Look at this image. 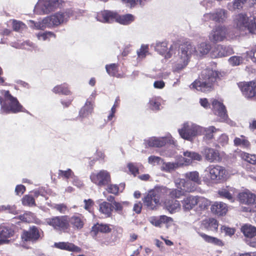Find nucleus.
<instances>
[{"mask_svg":"<svg viewBox=\"0 0 256 256\" xmlns=\"http://www.w3.org/2000/svg\"><path fill=\"white\" fill-rule=\"evenodd\" d=\"M210 48V44L205 42L198 44L196 48L190 42H186L181 46L178 54L174 56L172 72H180L188 64L192 54L200 56L208 54Z\"/></svg>","mask_w":256,"mask_h":256,"instance_id":"1","label":"nucleus"},{"mask_svg":"<svg viewBox=\"0 0 256 256\" xmlns=\"http://www.w3.org/2000/svg\"><path fill=\"white\" fill-rule=\"evenodd\" d=\"M219 76V73L216 70L206 68L202 71L200 80L194 81L190 86L192 88L196 89L202 92H208L212 90L213 84Z\"/></svg>","mask_w":256,"mask_h":256,"instance_id":"2","label":"nucleus"},{"mask_svg":"<svg viewBox=\"0 0 256 256\" xmlns=\"http://www.w3.org/2000/svg\"><path fill=\"white\" fill-rule=\"evenodd\" d=\"M234 26L240 32L256 34V16L249 18L246 14L240 13L234 18Z\"/></svg>","mask_w":256,"mask_h":256,"instance_id":"3","label":"nucleus"},{"mask_svg":"<svg viewBox=\"0 0 256 256\" xmlns=\"http://www.w3.org/2000/svg\"><path fill=\"white\" fill-rule=\"evenodd\" d=\"M2 94L4 96L3 104H2L1 112L2 113H17L24 112L23 108L16 98L12 96L8 90H4Z\"/></svg>","mask_w":256,"mask_h":256,"instance_id":"4","label":"nucleus"},{"mask_svg":"<svg viewBox=\"0 0 256 256\" xmlns=\"http://www.w3.org/2000/svg\"><path fill=\"white\" fill-rule=\"evenodd\" d=\"M226 177V168L219 165H210L204 171V180L209 182L210 180H224Z\"/></svg>","mask_w":256,"mask_h":256,"instance_id":"5","label":"nucleus"},{"mask_svg":"<svg viewBox=\"0 0 256 256\" xmlns=\"http://www.w3.org/2000/svg\"><path fill=\"white\" fill-rule=\"evenodd\" d=\"M201 130L202 126L192 122H187L178 130V132L182 138L192 141L195 136L200 135Z\"/></svg>","mask_w":256,"mask_h":256,"instance_id":"6","label":"nucleus"},{"mask_svg":"<svg viewBox=\"0 0 256 256\" xmlns=\"http://www.w3.org/2000/svg\"><path fill=\"white\" fill-rule=\"evenodd\" d=\"M60 0H38L34 7V12L39 14H47L57 8Z\"/></svg>","mask_w":256,"mask_h":256,"instance_id":"7","label":"nucleus"},{"mask_svg":"<svg viewBox=\"0 0 256 256\" xmlns=\"http://www.w3.org/2000/svg\"><path fill=\"white\" fill-rule=\"evenodd\" d=\"M45 222L55 230L66 232L69 226L67 216H56L46 218Z\"/></svg>","mask_w":256,"mask_h":256,"instance_id":"8","label":"nucleus"},{"mask_svg":"<svg viewBox=\"0 0 256 256\" xmlns=\"http://www.w3.org/2000/svg\"><path fill=\"white\" fill-rule=\"evenodd\" d=\"M90 179L94 184L99 187L107 186L111 182L110 174L104 170L92 173Z\"/></svg>","mask_w":256,"mask_h":256,"instance_id":"9","label":"nucleus"},{"mask_svg":"<svg viewBox=\"0 0 256 256\" xmlns=\"http://www.w3.org/2000/svg\"><path fill=\"white\" fill-rule=\"evenodd\" d=\"M68 18L69 15L68 12H58L45 18L44 21L48 28H52L66 22Z\"/></svg>","mask_w":256,"mask_h":256,"instance_id":"10","label":"nucleus"},{"mask_svg":"<svg viewBox=\"0 0 256 256\" xmlns=\"http://www.w3.org/2000/svg\"><path fill=\"white\" fill-rule=\"evenodd\" d=\"M228 30L224 26H216L209 35V38L214 42H221L226 38Z\"/></svg>","mask_w":256,"mask_h":256,"instance_id":"11","label":"nucleus"},{"mask_svg":"<svg viewBox=\"0 0 256 256\" xmlns=\"http://www.w3.org/2000/svg\"><path fill=\"white\" fill-rule=\"evenodd\" d=\"M160 202L158 192L156 190H151L143 199L144 206L150 210H154Z\"/></svg>","mask_w":256,"mask_h":256,"instance_id":"12","label":"nucleus"},{"mask_svg":"<svg viewBox=\"0 0 256 256\" xmlns=\"http://www.w3.org/2000/svg\"><path fill=\"white\" fill-rule=\"evenodd\" d=\"M167 46L168 43L166 42H158L155 44L154 49L160 54L164 55L166 58H170L173 54H176L177 46L176 44L172 45L169 48V50L166 52Z\"/></svg>","mask_w":256,"mask_h":256,"instance_id":"13","label":"nucleus"},{"mask_svg":"<svg viewBox=\"0 0 256 256\" xmlns=\"http://www.w3.org/2000/svg\"><path fill=\"white\" fill-rule=\"evenodd\" d=\"M205 20H212L214 22L223 23L228 18V12L222 8H218L214 12L204 15Z\"/></svg>","mask_w":256,"mask_h":256,"instance_id":"14","label":"nucleus"},{"mask_svg":"<svg viewBox=\"0 0 256 256\" xmlns=\"http://www.w3.org/2000/svg\"><path fill=\"white\" fill-rule=\"evenodd\" d=\"M238 86L246 98H250L256 96V82H241Z\"/></svg>","mask_w":256,"mask_h":256,"instance_id":"15","label":"nucleus"},{"mask_svg":"<svg viewBox=\"0 0 256 256\" xmlns=\"http://www.w3.org/2000/svg\"><path fill=\"white\" fill-rule=\"evenodd\" d=\"M234 52V50L231 46L218 44L212 50L211 56L212 58H222L232 54Z\"/></svg>","mask_w":256,"mask_h":256,"instance_id":"16","label":"nucleus"},{"mask_svg":"<svg viewBox=\"0 0 256 256\" xmlns=\"http://www.w3.org/2000/svg\"><path fill=\"white\" fill-rule=\"evenodd\" d=\"M41 232L42 233L41 230L33 226L28 230L24 232L22 238L24 241L36 242L40 238Z\"/></svg>","mask_w":256,"mask_h":256,"instance_id":"17","label":"nucleus"},{"mask_svg":"<svg viewBox=\"0 0 256 256\" xmlns=\"http://www.w3.org/2000/svg\"><path fill=\"white\" fill-rule=\"evenodd\" d=\"M212 109L214 114L220 117L222 121L225 120L227 118L226 110L222 102L216 100H213Z\"/></svg>","mask_w":256,"mask_h":256,"instance_id":"18","label":"nucleus"},{"mask_svg":"<svg viewBox=\"0 0 256 256\" xmlns=\"http://www.w3.org/2000/svg\"><path fill=\"white\" fill-rule=\"evenodd\" d=\"M238 199L240 202L246 204H256V195L250 191H246L239 194Z\"/></svg>","mask_w":256,"mask_h":256,"instance_id":"19","label":"nucleus"},{"mask_svg":"<svg viewBox=\"0 0 256 256\" xmlns=\"http://www.w3.org/2000/svg\"><path fill=\"white\" fill-rule=\"evenodd\" d=\"M202 152L206 160L210 162H218L220 160L219 152L214 148L206 147Z\"/></svg>","mask_w":256,"mask_h":256,"instance_id":"20","label":"nucleus"},{"mask_svg":"<svg viewBox=\"0 0 256 256\" xmlns=\"http://www.w3.org/2000/svg\"><path fill=\"white\" fill-rule=\"evenodd\" d=\"M116 12L104 10L98 14L96 18L98 21L102 22L110 23L116 21Z\"/></svg>","mask_w":256,"mask_h":256,"instance_id":"21","label":"nucleus"},{"mask_svg":"<svg viewBox=\"0 0 256 256\" xmlns=\"http://www.w3.org/2000/svg\"><path fill=\"white\" fill-rule=\"evenodd\" d=\"M170 140V138L168 136L152 137L146 140V143L150 147L160 148L164 146Z\"/></svg>","mask_w":256,"mask_h":256,"instance_id":"22","label":"nucleus"},{"mask_svg":"<svg viewBox=\"0 0 256 256\" xmlns=\"http://www.w3.org/2000/svg\"><path fill=\"white\" fill-rule=\"evenodd\" d=\"M111 230L110 224L97 223L92 226L90 234L94 238L96 239L98 232L108 233L110 232Z\"/></svg>","mask_w":256,"mask_h":256,"instance_id":"23","label":"nucleus"},{"mask_svg":"<svg viewBox=\"0 0 256 256\" xmlns=\"http://www.w3.org/2000/svg\"><path fill=\"white\" fill-rule=\"evenodd\" d=\"M54 246L58 248L66 250L70 252H81V248L80 247L68 242H55Z\"/></svg>","mask_w":256,"mask_h":256,"instance_id":"24","label":"nucleus"},{"mask_svg":"<svg viewBox=\"0 0 256 256\" xmlns=\"http://www.w3.org/2000/svg\"><path fill=\"white\" fill-rule=\"evenodd\" d=\"M183 154L185 158H182V160L180 162H184V164H189L192 160L200 161L202 160V156L199 154L194 152L186 151L184 152Z\"/></svg>","mask_w":256,"mask_h":256,"instance_id":"25","label":"nucleus"},{"mask_svg":"<svg viewBox=\"0 0 256 256\" xmlns=\"http://www.w3.org/2000/svg\"><path fill=\"white\" fill-rule=\"evenodd\" d=\"M202 129L200 135L204 134V140H210L214 138V135L220 131L219 129L216 128L214 126H210L208 128L202 126Z\"/></svg>","mask_w":256,"mask_h":256,"instance_id":"26","label":"nucleus"},{"mask_svg":"<svg viewBox=\"0 0 256 256\" xmlns=\"http://www.w3.org/2000/svg\"><path fill=\"white\" fill-rule=\"evenodd\" d=\"M184 164V162H164L161 166V170L166 172H172Z\"/></svg>","mask_w":256,"mask_h":256,"instance_id":"27","label":"nucleus"},{"mask_svg":"<svg viewBox=\"0 0 256 256\" xmlns=\"http://www.w3.org/2000/svg\"><path fill=\"white\" fill-rule=\"evenodd\" d=\"M213 213L218 216L226 214L228 211L226 204L222 202H215L211 207Z\"/></svg>","mask_w":256,"mask_h":256,"instance_id":"28","label":"nucleus"},{"mask_svg":"<svg viewBox=\"0 0 256 256\" xmlns=\"http://www.w3.org/2000/svg\"><path fill=\"white\" fill-rule=\"evenodd\" d=\"M196 196H190L185 198L182 201V208L187 211L192 209L197 204Z\"/></svg>","mask_w":256,"mask_h":256,"instance_id":"29","label":"nucleus"},{"mask_svg":"<svg viewBox=\"0 0 256 256\" xmlns=\"http://www.w3.org/2000/svg\"><path fill=\"white\" fill-rule=\"evenodd\" d=\"M175 184L178 188L184 191L192 192L194 190V186H192L190 182L184 178L176 179L175 180Z\"/></svg>","mask_w":256,"mask_h":256,"instance_id":"30","label":"nucleus"},{"mask_svg":"<svg viewBox=\"0 0 256 256\" xmlns=\"http://www.w3.org/2000/svg\"><path fill=\"white\" fill-rule=\"evenodd\" d=\"M234 192V188L232 187L227 186L226 188H222L218 192V194L220 196L224 198L230 202L234 201L232 194Z\"/></svg>","mask_w":256,"mask_h":256,"instance_id":"31","label":"nucleus"},{"mask_svg":"<svg viewBox=\"0 0 256 256\" xmlns=\"http://www.w3.org/2000/svg\"><path fill=\"white\" fill-rule=\"evenodd\" d=\"M166 209L170 213H174L180 210V204L177 200H168L164 202Z\"/></svg>","mask_w":256,"mask_h":256,"instance_id":"32","label":"nucleus"},{"mask_svg":"<svg viewBox=\"0 0 256 256\" xmlns=\"http://www.w3.org/2000/svg\"><path fill=\"white\" fill-rule=\"evenodd\" d=\"M14 231L9 227L1 226H0V238L4 242H8L6 240L13 236Z\"/></svg>","mask_w":256,"mask_h":256,"instance_id":"33","label":"nucleus"},{"mask_svg":"<svg viewBox=\"0 0 256 256\" xmlns=\"http://www.w3.org/2000/svg\"><path fill=\"white\" fill-rule=\"evenodd\" d=\"M134 20V17L132 14L119 15L116 14V22L124 25L130 24Z\"/></svg>","mask_w":256,"mask_h":256,"instance_id":"34","label":"nucleus"},{"mask_svg":"<svg viewBox=\"0 0 256 256\" xmlns=\"http://www.w3.org/2000/svg\"><path fill=\"white\" fill-rule=\"evenodd\" d=\"M100 212L104 214L106 218H109L112 216V204L104 202L99 206Z\"/></svg>","mask_w":256,"mask_h":256,"instance_id":"35","label":"nucleus"},{"mask_svg":"<svg viewBox=\"0 0 256 256\" xmlns=\"http://www.w3.org/2000/svg\"><path fill=\"white\" fill-rule=\"evenodd\" d=\"M241 230L246 237L252 238L256 236V228L250 224H244L242 227Z\"/></svg>","mask_w":256,"mask_h":256,"instance_id":"36","label":"nucleus"},{"mask_svg":"<svg viewBox=\"0 0 256 256\" xmlns=\"http://www.w3.org/2000/svg\"><path fill=\"white\" fill-rule=\"evenodd\" d=\"M69 221L74 228L81 229L84 224L82 216L80 214H76L72 216Z\"/></svg>","mask_w":256,"mask_h":256,"instance_id":"37","label":"nucleus"},{"mask_svg":"<svg viewBox=\"0 0 256 256\" xmlns=\"http://www.w3.org/2000/svg\"><path fill=\"white\" fill-rule=\"evenodd\" d=\"M202 224L205 228L212 231L216 230L218 226L217 220L213 218H209L204 220Z\"/></svg>","mask_w":256,"mask_h":256,"instance_id":"38","label":"nucleus"},{"mask_svg":"<svg viewBox=\"0 0 256 256\" xmlns=\"http://www.w3.org/2000/svg\"><path fill=\"white\" fill-rule=\"evenodd\" d=\"M186 181H192L194 183L200 184L201 183L199 173L197 171L190 172L184 174Z\"/></svg>","mask_w":256,"mask_h":256,"instance_id":"39","label":"nucleus"},{"mask_svg":"<svg viewBox=\"0 0 256 256\" xmlns=\"http://www.w3.org/2000/svg\"><path fill=\"white\" fill-rule=\"evenodd\" d=\"M93 111V104L88 101H86L84 106L80 111V116L84 118L91 114Z\"/></svg>","mask_w":256,"mask_h":256,"instance_id":"40","label":"nucleus"},{"mask_svg":"<svg viewBox=\"0 0 256 256\" xmlns=\"http://www.w3.org/2000/svg\"><path fill=\"white\" fill-rule=\"evenodd\" d=\"M106 69L108 74L112 76L120 78V74H118V67L115 64H112L106 66Z\"/></svg>","mask_w":256,"mask_h":256,"instance_id":"41","label":"nucleus"},{"mask_svg":"<svg viewBox=\"0 0 256 256\" xmlns=\"http://www.w3.org/2000/svg\"><path fill=\"white\" fill-rule=\"evenodd\" d=\"M28 24L31 28L38 30H43L48 28L46 24H45L44 21V18L42 20L38 22H34L32 20H30L28 21Z\"/></svg>","mask_w":256,"mask_h":256,"instance_id":"42","label":"nucleus"},{"mask_svg":"<svg viewBox=\"0 0 256 256\" xmlns=\"http://www.w3.org/2000/svg\"><path fill=\"white\" fill-rule=\"evenodd\" d=\"M198 234L205 241L214 244L218 246H222V242L216 238L208 236L202 232H198Z\"/></svg>","mask_w":256,"mask_h":256,"instance_id":"43","label":"nucleus"},{"mask_svg":"<svg viewBox=\"0 0 256 256\" xmlns=\"http://www.w3.org/2000/svg\"><path fill=\"white\" fill-rule=\"evenodd\" d=\"M52 91L56 94H62L65 95H68L70 93V92L68 89V85L66 84L58 85L54 86Z\"/></svg>","mask_w":256,"mask_h":256,"instance_id":"44","label":"nucleus"},{"mask_svg":"<svg viewBox=\"0 0 256 256\" xmlns=\"http://www.w3.org/2000/svg\"><path fill=\"white\" fill-rule=\"evenodd\" d=\"M244 60V57L242 56H234L230 57L228 62L231 66H236L242 64Z\"/></svg>","mask_w":256,"mask_h":256,"instance_id":"45","label":"nucleus"},{"mask_svg":"<svg viewBox=\"0 0 256 256\" xmlns=\"http://www.w3.org/2000/svg\"><path fill=\"white\" fill-rule=\"evenodd\" d=\"M162 100L160 98H153L150 100V106L152 110H160Z\"/></svg>","mask_w":256,"mask_h":256,"instance_id":"46","label":"nucleus"},{"mask_svg":"<svg viewBox=\"0 0 256 256\" xmlns=\"http://www.w3.org/2000/svg\"><path fill=\"white\" fill-rule=\"evenodd\" d=\"M148 46L142 44L140 48L137 50L138 58L142 60L148 54Z\"/></svg>","mask_w":256,"mask_h":256,"instance_id":"47","label":"nucleus"},{"mask_svg":"<svg viewBox=\"0 0 256 256\" xmlns=\"http://www.w3.org/2000/svg\"><path fill=\"white\" fill-rule=\"evenodd\" d=\"M197 204L200 209H204L210 204V202L208 199L196 196Z\"/></svg>","mask_w":256,"mask_h":256,"instance_id":"48","label":"nucleus"},{"mask_svg":"<svg viewBox=\"0 0 256 256\" xmlns=\"http://www.w3.org/2000/svg\"><path fill=\"white\" fill-rule=\"evenodd\" d=\"M12 24L14 30L16 32H22L26 28V25L20 21L14 20Z\"/></svg>","mask_w":256,"mask_h":256,"instance_id":"49","label":"nucleus"},{"mask_svg":"<svg viewBox=\"0 0 256 256\" xmlns=\"http://www.w3.org/2000/svg\"><path fill=\"white\" fill-rule=\"evenodd\" d=\"M242 158L245 161L248 162L252 164H256V154H250L247 153H243L242 154Z\"/></svg>","mask_w":256,"mask_h":256,"instance_id":"50","label":"nucleus"},{"mask_svg":"<svg viewBox=\"0 0 256 256\" xmlns=\"http://www.w3.org/2000/svg\"><path fill=\"white\" fill-rule=\"evenodd\" d=\"M74 175L72 171L68 168L66 170H59L58 172V176L62 178H65L68 179L69 178H72V176Z\"/></svg>","mask_w":256,"mask_h":256,"instance_id":"51","label":"nucleus"},{"mask_svg":"<svg viewBox=\"0 0 256 256\" xmlns=\"http://www.w3.org/2000/svg\"><path fill=\"white\" fill-rule=\"evenodd\" d=\"M55 38L56 36L54 34L50 32H39L37 34L38 38L39 40H46L50 37Z\"/></svg>","mask_w":256,"mask_h":256,"instance_id":"52","label":"nucleus"},{"mask_svg":"<svg viewBox=\"0 0 256 256\" xmlns=\"http://www.w3.org/2000/svg\"><path fill=\"white\" fill-rule=\"evenodd\" d=\"M216 141L218 143V146H224L228 144V136L224 134H222L216 139Z\"/></svg>","mask_w":256,"mask_h":256,"instance_id":"53","label":"nucleus"},{"mask_svg":"<svg viewBox=\"0 0 256 256\" xmlns=\"http://www.w3.org/2000/svg\"><path fill=\"white\" fill-rule=\"evenodd\" d=\"M22 203L24 206H32L35 205L34 198L29 195H26L22 198Z\"/></svg>","mask_w":256,"mask_h":256,"instance_id":"54","label":"nucleus"},{"mask_svg":"<svg viewBox=\"0 0 256 256\" xmlns=\"http://www.w3.org/2000/svg\"><path fill=\"white\" fill-rule=\"evenodd\" d=\"M128 204L126 202H113V207L114 210L118 214H121L123 210V206L124 204Z\"/></svg>","mask_w":256,"mask_h":256,"instance_id":"55","label":"nucleus"},{"mask_svg":"<svg viewBox=\"0 0 256 256\" xmlns=\"http://www.w3.org/2000/svg\"><path fill=\"white\" fill-rule=\"evenodd\" d=\"M169 194L170 197L172 198H179L180 196H182L184 194V191L180 189H172L170 190Z\"/></svg>","mask_w":256,"mask_h":256,"instance_id":"56","label":"nucleus"},{"mask_svg":"<svg viewBox=\"0 0 256 256\" xmlns=\"http://www.w3.org/2000/svg\"><path fill=\"white\" fill-rule=\"evenodd\" d=\"M33 214L30 212H26L23 215L19 216L20 220L22 222H30L32 220Z\"/></svg>","mask_w":256,"mask_h":256,"instance_id":"57","label":"nucleus"},{"mask_svg":"<svg viewBox=\"0 0 256 256\" xmlns=\"http://www.w3.org/2000/svg\"><path fill=\"white\" fill-rule=\"evenodd\" d=\"M53 208L58 211L61 214H66L68 212V208L64 204H54Z\"/></svg>","mask_w":256,"mask_h":256,"instance_id":"58","label":"nucleus"},{"mask_svg":"<svg viewBox=\"0 0 256 256\" xmlns=\"http://www.w3.org/2000/svg\"><path fill=\"white\" fill-rule=\"evenodd\" d=\"M128 168L130 172L134 176L138 174V166L137 164L134 163H129L128 164Z\"/></svg>","mask_w":256,"mask_h":256,"instance_id":"59","label":"nucleus"},{"mask_svg":"<svg viewBox=\"0 0 256 256\" xmlns=\"http://www.w3.org/2000/svg\"><path fill=\"white\" fill-rule=\"evenodd\" d=\"M162 162L163 160H162L160 157L152 156L148 157V162L150 164L155 165L156 164H159L160 162Z\"/></svg>","mask_w":256,"mask_h":256,"instance_id":"60","label":"nucleus"},{"mask_svg":"<svg viewBox=\"0 0 256 256\" xmlns=\"http://www.w3.org/2000/svg\"><path fill=\"white\" fill-rule=\"evenodd\" d=\"M106 190L109 193L117 194L118 192L119 188L116 184H108Z\"/></svg>","mask_w":256,"mask_h":256,"instance_id":"61","label":"nucleus"},{"mask_svg":"<svg viewBox=\"0 0 256 256\" xmlns=\"http://www.w3.org/2000/svg\"><path fill=\"white\" fill-rule=\"evenodd\" d=\"M248 0H234L232 4L234 9L242 8Z\"/></svg>","mask_w":256,"mask_h":256,"instance_id":"62","label":"nucleus"},{"mask_svg":"<svg viewBox=\"0 0 256 256\" xmlns=\"http://www.w3.org/2000/svg\"><path fill=\"white\" fill-rule=\"evenodd\" d=\"M222 230L224 232L226 235L232 236L235 233V230L233 228L222 226L221 228Z\"/></svg>","mask_w":256,"mask_h":256,"instance_id":"63","label":"nucleus"},{"mask_svg":"<svg viewBox=\"0 0 256 256\" xmlns=\"http://www.w3.org/2000/svg\"><path fill=\"white\" fill-rule=\"evenodd\" d=\"M246 54L254 62H256V46L254 47L250 51L246 52Z\"/></svg>","mask_w":256,"mask_h":256,"instance_id":"64","label":"nucleus"}]
</instances>
